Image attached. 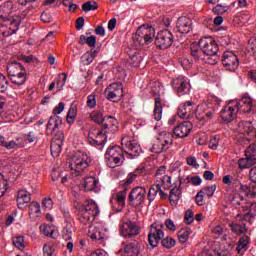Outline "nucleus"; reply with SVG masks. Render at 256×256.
Returning a JSON list of instances; mask_svg holds the SVG:
<instances>
[{"label":"nucleus","mask_w":256,"mask_h":256,"mask_svg":"<svg viewBox=\"0 0 256 256\" xmlns=\"http://www.w3.org/2000/svg\"><path fill=\"white\" fill-rule=\"evenodd\" d=\"M190 53L191 56L194 57V59H196V61H201V59H204L203 51H199V46H197L196 43H192L190 45Z\"/></svg>","instance_id":"39"},{"label":"nucleus","mask_w":256,"mask_h":256,"mask_svg":"<svg viewBox=\"0 0 256 256\" xmlns=\"http://www.w3.org/2000/svg\"><path fill=\"white\" fill-rule=\"evenodd\" d=\"M215 189H216V186L212 185V186L204 187L200 191H204V195H207V197H213V194L215 193Z\"/></svg>","instance_id":"64"},{"label":"nucleus","mask_w":256,"mask_h":256,"mask_svg":"<svg viewBox=\"0 0 256 256\" xmlns=\"http://www.w3.org/2000/svg\"><path fill=\"white\" fill-rule=\"evenodd\" d=\"M21 25V18L17 17L16 19H8V20H4V22H2L0 24V27H6V29H8L7 31H3L2 35L4 37H9L15 33H17V31H19V26Z\"/></svg>","instance_id":"20"},{"label":"nucleus","mask_w":256,"mask_h":256,"mask_svg":"<svg viewBox=\"0 0 256 256\" xmlns=\"http://www.w3.org/2000/svg\"><path fill=\"white\" fill-rule=\"evenodd\" d=\"M203 59L208 65H217V63H219L218 54H208L207 57Z\"/></svg>","instance_id":"52"},{"label":"nucleus","mask_w":256,"mask_h":256,"mask_svg":"<svg viewBox=\"0 0 256 256\" xmlns=\"http://www.w3.org/2000/svg\"><path fill=\"white\" fill-rule=\"evenodd\" d=\"M124 256H139V243L131 242L124 247Z\"/></svg>","instance_id":"33"},{"label":"nucleus","mask_w":256,"mask_h":256,"mask_svg":"<svg viewBox=\"0 0 256 256\" xmlns=\"http://www.w3.org/2000/svg\"><path fill=\"white\" fill-rule=\"evenodd\" d=\"M28 213L32 221L39 219L41 217V205L39 202H31L28 206Z\"/></svg>","instance_id":"31"},{"label":"nucleus","mask_w":256,"mask_h":256,"mask_svg":"<svg viewBox=\"0 0 256 256\" xmlns=\"http://www.w3.org/2000/svg\"><path fill=\"white\" fill-rule=\"evenodd\" d=\"M87 106L90 108V109H94V107L97 106V96L95 94H90L88 97H87Z\"/></svg>","instance_id":"61"},{"label":"nucleus","mask_w":256,"mask_h":256,"mask_svg":"<svg viewBox=\"0 0 256 256\" xmlns=\"http://www.w3.org/2000/svg\"><path fill=\"white\" fill-rule=\"evenodd\" d=\"M248 245H249V236H247V235L242 236L239 239L237 247H236L239 255H243V253H245V251H247Z\"/></svg>","instance_id":"35"},{"label":"nucleus","mask_w":256,"mask_h":256,"mask_svg":"<svg viewBox=\"0 0 256 256\" xmlns=\"http://www.w3.org/2000/svg\"><path fill=\"white\" fill-rule=\"evenodd\" d=\"M191 129H193V125L191 124V122L189 121L182 122L174 128V135L182 139L185 137H189V133H191Z\"/></svg>","instance_id":"25"},{"label":"nucleus","mask_w":256,"mask_h":256,"mask_svg":"<svg viewBox=\"0 0 256 256\" xmlns=\"http://www.w3.org/2000/svg\"><path fill=\"white\" fill-rule=\"evenodd\" d=\"M13 11V4L11 2L5 3L0 7V23L9 20V15Z\"/></svg>","instance_id":"32"},{"label":"nucleus","mask_w":256,"mask_h":256,"mask_svg":"<svg viewBox=\"0 0 256 256\" xmlns=\"http://www.w3.org/2000/svg\"><path fill=\"white\" fill-rule=\"evenodd\" d=\"M196 119L198 121H211L215 117V105L213 103H203L196 106Z\"/></svg>","instance_id":"9"},{"label":"nucleus","mask_w":256,"mask_h":256,"mask_svg":"<svg viewBox=\"0 0 256 256\" xmlns=\"http://www.w3.org/2000/svg\"><path fill=\"white\" fill-rule=\"evenodd\" d=\"M231 227L236 235H243L247 231L246 224H232Z\"/></svg>","instance_id":"49"},{"label":"nucleus","mask_w":256,"mask_h":256,"mask_svg":"<svg viewBox=\"0 0 256 256\" xmlns=\"http://www.w3.org/2000/svg\"><path fill=\"white\" fill-rule=\"evenodd\" d=\"M153 117L155 121H159L163 117V104L160 97L155 99Z\"/></svg>","instance_id":"34"},{"label":"nucleus","mask_w":256,"mask_h":256,"mask_svg":"<svg viewBox=\"0 0 256 256\" xmlns=\"http://www.w3.org/2000/svg\"><path fill=\"white\" fill-rule=\"evenodd\" d=\"M122 147L126 155L130 157H139L141 155V146L137 141L131 140L128 136L122 138Z\"/></svg>","instance_id":"16"},{"label":"nucleus","mask_w":256,"mask_h":256,"mask_svg":"<svg viewBox=\"0 0 256 256\" xmlns=\"http://www.w3.org/2000/svg\"><path fill=\"white\" fill-rule=\"evenodd\" d=\"M99 206L95 201L88 200L83 203L82 207L78 213V219L82 225H88V223H93L95 221V217L99 215Z\"/></svg>","instance_id":"3"},{"label":"nucleus","mask_w":256,"mask_h":256,"mask_svg":"<svg viewBox=\"0 0 256 256\" xmlns=\"http://www.w3.org/2000/svg\"><path fill=\"white\" fill-rule=\"evenodd\" d=\"M165 225L161 222H154L150 226V232L148 234V243L151 247H157L159 245V241L165 237Z\"/></svg>","instance_id":"7"},{"label":"nucleus","mask_w":256,"mask_h":256,"mask_svg":"<svg viewBox=\"0 0 256 256\" xmlns=\"http://www.w3.org/2000/svg\"><path fill=\"white\" fill-rule=\"evenodd\" d=\"M181 179L178 181V185L174 184L173 188L170 191L169 201L172 206L175 207L177 203H179V199H181Z\"/></svg>","instance_id":"28"},{"label":"nucleus","mask_w":256,"mask_h":256,"mask_svg":"<svg viewBox=\"0 0 256 256\" xmlns=\"http://www.w3.org/2000/svg\"><path fill=\"white\" fill-rule=\"evenodd\" d=\"M198 46L205 55H215L219 53V46L212 37L201 38L198 42Z\"/></svg>","instance_id":"14"},{"label":"nucleus","mask_w":256,"mask_h":256,"mask_svg":"<svg viewBox=\"0 0 256 256\" xmlns=\"http://www.w3.org/2000/svg\"><path fill=\"white\" fill-rule=\"evenodd\" d=\"M159 191H161V184H154L150 187L148 191V200L150 203L155 201V197H157V193H159Z\"/></svg>","instance_id":"40"},{"label":"nucleus","mask_w":256,"mask_h":256,"mask_svg":"<svg viewBox=\"0 0 256 256\" xmlns=\"http://www.w3.org/2000/svg\"><path fill=\"white\" fill-rule=\"evenodd\" d=\"M25 143L21 138H16V140H11L9 142H6L5 149H21V147H24Z\"/></svg>","instance_id":"38"},{"label":"nucleus","mask_w":256,"mask_h":256,"mask_svg":"<svg viewBox=\"0 0 256 256\" xmlns=\"http://www.w3.org/2000/svg\"><path fill=\"white\" fill-rule=\"evenodd\" d=\"M161 243L166 249H171L172 247H175L176 241L171 236H167L166 238L161 239Z\"/></svg>","instance_id":"48"},{"label":"nucleus","mask_w":256,"mask_h":256,"mask_svg":"<svg viewBox=\"0 0 256 256\" xmlns=\"http://www.w3.org/2000/svg\"><path fill=\"white\" fill-rule=\"evenodd\" d=\"M173 145V134L171 132H161L152 146V153H163Z\"/></svg>","instance_id":"6"},{"label":"nucleus","mask_w":256,"mask_h":256,"mask_svg":"<svg viewBox=\"0 0 256 256\" xmlns=\"http://www.w3.org/2000/svg\"><path fill=\"white\" fill-rule=\"evenodd\" d=\"M184 221L187 225H191V223L195 221V214L193 213V210L191 209L186 210L184 215Z\"/></svg>","instance_id":"57"},{"label":"nucleus","mask_w":256,"mask_h":256,"mask_svg":"<svg viewBox=\"0 0 256 256\" xmlns=\"http://www.w3.org/2000/svg\"><path fill=\"white\" fill-rule=\"evenodd\" d=\"M108 229L102 223H96L91 225L88 229V237L93 241H98L100 245L105 246V241L107 239Z\"/></svg>","instance_id":"8"},{"label":"nucleus","mask_w":256,"mask_h":256,"mask_svg":"<svg viewBox=\"0 0 256 256\" xmlns=\"http://www.w3.org/2000/svg\"><path fill=\"white\" fill-rule=\"evenodd\" d=\"M197 104L194 101L188 100L178 107V117L180 119H191L196 114Z\"/></svg>","instance_id":"18"},{"label":"nucleus","mask_w":256,"mask_h":256,"mask_svg":"<svg viewBox=\"0 0 256 256\" xmlns=\"http://www.w3.org/2000/svg\"><path fill=\"white\" fill-rule=\"evenodd\" d=\"M172 87L178 93H187L190 89L189 79L186 77L180 76L172 80Z\"/></svg>","instance_id":"22"},{"label":"nucleus","mask_w":256,"mask_h":256,"mask_svg":"<svg viewBox=\"0 0 256 256\" xmlns=\"http://www.w3.org/2000/svg\"><path fill=\"white\" fill-rule=\"evenodd\" d=\"M9 87V80L7 77L0 72V93H5Z\"/></svg>","instance_id":"50"},{"label":"nucleus","mask_w":256,"mask_h":256,"mask_svg":"<svg viewBox=\"0 0 256 256\" xmlns=\"http://www.w3.org/2000/svg\"><path fill=\"white\" fill-rule=\"evenodd\" d=\"M245 158L238 160V165L240 169H248V167H253L256 163V145L255 143L248 146L245 151Z\"/></svg>","instance_id":"11"},{"label":"nucleus","mask_w":256,"mask_h":256,"mask_svg":"<svg viewBox=\"0 0 256 256\" xmlns=\"http://www.w3.org/2000/svg\"><path fill=\"white\" fill-rule=\"evenodd\" d=\"M8 77L14 85H25L27 81V70L21 63L13 61L9 62L6 66Z\"/></svg>","instance_id":"1"},{"label":"nucleus","mask_w":256,"mask_h":256,"mask_svg":"<svg viewBox=\"0 0 256 256\" xmlns=\"http://www.w3.org/2000/svg\"><path fill=\"white\" fill-rule=\"evenodd\" d=\"M12 242L17 249H25V238L23 236L14 237Z\"/></svg>","instance_id":"47"},{"label":"nucleus","mask_w":256,"mask_h":256,"mask_svg":"<svg viewBox=\"0 0 256 256\" xmlns=\"http://www.w3.org/2000/svg\"><path fill=\"white\" fill-rule=\"evenodd\" d=\"M106 165L110 169H115L118 165H121V162L125 161V154L123 149L119 146L110 147L107 149L105 154Z\"/></svg>","instance_id":"5"},{"label":"nucleus","mask_w":256,"mask_h":256,"mask_svg":"<svg viewBox=\"0 0 256 256\" xmlns=\"http://www.w3.org/2000/svg\"><path fill=\"white\" fill-rule=\"evenodd\" d=\"M77 118V109L70 107V109L68 110V114L66 117V121L67 123H74L75 119Z\"/></svg>","instance_id":"56"},{"label":"nucleus","mask_w":256,"mask_h":256,"mask_svg":"<svg viewBox=\"0 0 256 256\" xmlns=\"http://www.w3.org/2000/svg\"><path fill=\"white\" fill-rule=\"evenodd\" d=\"M238 205L242 207L243 211L256 213V203L245 202V200L241 198V202H238Z\"/></svg>","instance_id":"41"},{"label":"nucleus","mask_w":256,"mask_h":256,"mask_svg":"<svg viewBox=\"0 0 256 256\" xmlns=\"http://www.w3.org/2000/svg\"><path fill=\"white\" fill-rule=\"evenodd\" d=\"M231 185H232L233 187H240V189H241L242 191H246V193L249 192V187L243 186V185L241 184V180L239 179V176H234V177H232Z\"/></svg>","instance_id":"54"},{"label":"nucleus","mask_w":256,"mask_h":256,"mask_svg":"<svg viewBox=\"0 0 256 256\" xmlns=\"http://www.w3.org/2000/svg\"><path fill=\"white\" fill-rule=\"evenodd\" d=\"M158 179H160L161 185H162V187H164V189H171V187H174V185H176V184L171 183V176L165 175Z\"/></svg>","instance_id":"51"},{"label":"nucleus","mask_w":256,"mask_h":256,"mask_svg":"<svg viewBox=\"0 0 256 256\" xmlns=\"http://www.w3.org/2000/svg\"><path fill=\"white\" fill-rule=\"evenodd\" d=\"M63 149V142L52 140L50 144V151L52 157H57L58 155H61V151Z\"/></svg>","instance_id":"36"},{"label":"nucleus","mask_w":256,"mask_h":256,"mask_svg":"<svg viewBox=\"0 0 256 256\" xmlns=\"http://www.w3.org/2000/svg\"><path fill=\"white\" fill-rule=\"evenodd\" d=\"M63 124V119L60 116L54 115L51 116L48 120L46 131L48 135H53Z\"/></svg>","instance_id":"26"},{"label":"nucleus","mask_w":256,"mask_h":256,"mask_svg":"<svg viewBox=\"0 0 256 256\" xmlns=\"http://www.w3.org/2000/svg\"><path fill=\"white\" fill-rule=\"evenodd\" d=\"M173 34L169 30L160 31L155 39V45L158 49H169L173 45Z\"/></svg>","instance_id":"15"},{"label":"nucleus","mask_w":256,"mask_h":256,"mask_svg":"<svg viewBox=\"0 0 256 256\" xmlns=\"http://www.w3.org/2000/svg\"><path fill=\"white\" fill-rule=\"evenodd\" d=\"M209 147L213 151L219 147V136H212L209 141Z\"/></svg>","instance_id":"62"},{"label":"nucleus","mask_w":256,"mask_h":256,"mask_svg":"<svg viewBox=\"0 0 256 256\" xmlns=\"http://www.w3.org/2000/svg\"><path fill=\"white\" fill-rule=\"evenodd\" d=\"M120 234L125 238L135 237L139 235V226L135 222H125L121 226Z\"/></svg>","instance_id":"21"},{"label":"nucleus","mask_w":256,"mask_h":256,"mask_svg":"<svg viewBox=\"0 0 256 256\" xmlns=\"http://www.w3.org/2000/svg\"><path fill=\"white\" fill-rule=\"evenodd\" d=\"M97 9H99V4H97L95 1H88L82 5V11H84V13H89V11H97Z\"/></svg>","instance_id":"44"},{"label":"nucleus","mask_w":256,"mask_h":256,"mask_svg":"<svg viewBox=\"0 0 256 256\" xmlns=\"http://www.w3.org/2000/svg\"><path fill=\"white\" fill-rule=\"evenodd\" d=\"M145 195H147V190L143 187H135L131 190L128 200L134 207H139L145 203Z\"/></svg>","instance_id":"19"},{"label":"nucleus","mask_w":256,"mask_h":256,"mask_svg":"<svg viewBox=\"0 0 256 256\" xmlns=\"http://www.w3.org/2000/svg\"><path fill=\"white\" fill-rule=\"evenodd\" d=\"M88 143L93 147H101L107 143V132L95 127H91L88 132Z\"/></svg>","instance_id":"10"},{"label":"nucleus","mask_w":256,"mask_h":256,"mask_svg":"<svg viewBox=\"0 0 256 256\" xmlns=\"http://www.w3.org/2000/svg\"><path fill=\"white\" fill-rule=\"evenodd\" d=\"M236 109L240 113H251V109H253V101L250 97H243L238 102Z\"/></svg>","instance_id":"29"},{"label":"nucleus","mask_w":256,"mask_h":256,"mask_svg":"<svg viewBox=\"0 0 256 256\" xmlns=\"http://www.w3.org/2000/svg\"><path fill=\"white\" fill-rule=\"evenodd\" d=\"M40 231L43 235H45V237H52V239L55 238L53 237V233H55V230H53L51 226L41 225Z\"/></svg>","instance_id":"55"},{"label":"nucleus","mask_w":256,"mask_h":256,"mask_svg":"<svg viewBox=\"0 0 256 256\" xmlns=\"http://www.w3.org/2000/svg\"><path fill=\"white\" fill-rule=\"evenodd\" d=\"M155 38V28L149 25L140 26L135 35L132 37L134 43L136 45H149V43H153V39Z\"/></svg>","instance_id":"4"},{"label":"nucleus","mask_w":256,"mask_h":256,"mask_svg":"<svg viewBox=\"0 0 256 256\" xmlns=\"http://www.w3.org/2000/svg\"><path fill=\"white\" fill-rule=\"evenodd\" d=\"M220 117L224 123H231V121H234L235 117H237V112H235L233 106L226 105L220 112Z\"/></svg>","instance_id":"27"},{"label":"nucleus","mask_w":256,"mask_h":256,"mask_svg":"<svg viewBox=\"0 0 256 256\" xmlns=\"http://www.w3.org/2000/svg\"><path fill=\"white\" fill-rule=\"evenodd\" d=\"M126 199H127V188H125L123 191H120L116 194V201L122 207H125V200Z\"/></svg>","instance_id":"46"},{"label":"nucleus","mask_w":256,"mask_h":256,"mask_svg":"<svg viewBox=\"0 0 256 256\" xmlns=\"http://www.w3.org/2000/svg\"><path fill=\"white\" fill-rule=\"evenodd\" d=\"M248 50L255 55L256 58V38H250L248 41Z\"/></svg>","instance_id":"63"},{"label":"nucleus","mask_w":256,"mask_h":256,"mask_svg":"<svg viewBox=\"0 0 256 256\" xmlns=\"http://www.w3.org/2000/svg\"><path fill=\"white\" fill-rule=\"evenodd\" d=\"M31 193H29L27 190H20L18 191L17 195V205L19 209H23L27 203L31 202Z\"/></svg>","instance_id":"30"},{"label":"nucleus","mask_w":256,"mask_h":256,"mask_svg":"<svg viewBox=\"0 0 256 256\" xmlns=\"http://www.w3.org/2000/svg\"><path fill=\"white\" fill-rule=\"evenodd\" d=\"M91 165V157L85 152H76L70 161V169L73 177H79L85 171L89 169Z\"/></svg>","instance_id":"2"},{"label":"nucleus","mask_w":256,"mask_h":256,"mask_svg":"<svg viewBox=\"0 0 256 256\" xmlns=\"http://www.w3.org/2000/svg\"><path fill=\"white\" fill-rule=\"evenodd\" d=\"M93 61H95V58H93V55L89 54V52L81 56V63L84 65H91Z\"/></svg>","instance_id":"58"},{"label":"nucleus","mask_w":256,"mask_h":256,"mask_svg":"<svg viewBox=\"0 0 256 256\" xmlns=\"http://www.w3.org/2000/svg\"><path fill=\"white\" fill-rule=\"evenodd\" d=\"M143 61V56L139 52H135L129 59V64L132 67H140L141 62Z\"/></svg>","instance_id":"43"},{"label":"nucleus","mask_w":256,"mask_h":256,"mask_svg":"<svg viewBox=\"0 0 256 256\" xmlns=\"http://www.w3.org/2000/svg\"><path fill=\"white\" fill-rule=\"evenodd\" d=\"M62 237L64 241H71L73 237V231L71 230L70 225H66V227H64V229L62 230Z\"/></svg>","instance_id":"53"},{"label":"nucleus","mask_w":256,"mask_h":256,"mask_svg":"<svg viewBox=\"0 0 256 256\" xmlns=\"http://www.w3.org/2000/svg\"><path fill=\"white\" fill-rule=\"evenodd\" d=\"M191 25V19L182 16L178 18L176 22V31H178V33H181L182 35H187V33L191 32Z\"/></svg>","instance_id":"24"},{"label":"nucleus","mask_w":256,"mask_h":256,"mask_svg":"<svg viewBox=\"0 0 256 256\" xmlns=\"http://www.w3.org/2000/svg\"><path fill=\"white\" fill-rule=\"evenodd\" d=\"M213 13L216 15H223V13H227L229 11V6H223L221 4H217L213 9Z\"/></svg>","instance_id":"59"},{"label":"nucleus","mask_w":256,"mask_h":256,"mask_svg":"<svg viewBox=\"0 0 256 256\" xmlns=\"http://www.w3.org/2000/svg\"><path fill=\"white\" fill-rule=\"evenodd\" d=\"M90 118L94 123H98V125H103V121L105 120V117L103 116L102 112L94 111L90 114Z\"/></svg>","instance_id":"45"},{"label":"nucleus","mask_w":256,"mask_h":256,"mask_svg":"<svg viewBox=\"0 0 256 256\" xmlns=\"http://www.w3.org/2000/svg\"><path fill=\"white\" fill-rule=\"evenodd\" d=\"M119 122L113 116H106L102 122V129L107 133H117Z\"/></svg>","instance_id":"23"},{"label":"nucleus","mask_w":256,"mask_h":256,"mask_svg":"<svg viewBox=\"0 0 256 256\" xmlns=\"http://www.w3.org/2000/svg\"><path fill=\"white\" fill-rule=\"evenodd\" d=\"M177 235L180 243H187L189 240V235H191V229L182 228L180 231H178Z\"/></svg>","instance_id":"42"},{"label":"nucleus","mask_w":256,"mask_h":256,"mask_svg":"<svg viewBox=\"0 0 256 256\" xmlns=\"http://www.w3.org/2000/svg\"><path fill=\"white\" fill-rule=\"evenodd\" d=\"M104 94L106 96V99H108V101H113L114 103H117V101H121V98L124 95L123 84L122 83L110 84L106 88Z\"/></svg>","instance_id":"12"},{"label":"nucleus","mask_w":256,"mask_h":256,"mask_svg":"<svg viewBox=\"0 0 256 256\" xmlns=\"http://www.w3.org/2000/svg\"><path fill=\"white\" fill-rule=\"evenodd\" d=\"M58 79L59 80L56 84V87L58 89H63V87H65V83H67V74L65 73L59 74Z\"/></svg>","instance_id":"60"},{"label":"nucleus","mask_w":256,"mask_h":256,"mask_svg":"<svg viewBox=\"0 0 256 256\" xmlns=\"http://www.w3.org/2000/svg\"><path fill=\"white\" fill-rule=\"evenodd\" d=\"M222 65L226 71L235 72L239 69V58L237 54L232 51H226L222 56Z\"/></svg>","instance_id":"13"},{"label":"nucleus","mask_w":256,"mask_h":256,"mask_svg":"<svg viewBox=\"0 0 256 256\" xmlns=\"http://www.w3.org/2000/svg\"><path fill=\"white\" fill-rule=\"evenodd\" d=\"M238 133H242V135H247L245 141H247L248 143L256 140V129L251 121H242L238 123Z\"/></svg>","instance_id":"17"},{"label":"nucleus","mask_w":256,"mask_h":256,"mask_svg":"<svg viewBox=\"0 0 256 256\" xmlns=\"http://www.w3.org/2000/svg\"><path fill=\"white\" fill-rule=\"evenodd\" d=\"M99 185V180L93 176H89L84 180L85 191H95V187Z\"/></svg>","instance_id":"37"}]
</instances>
